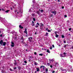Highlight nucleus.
<instances>
[{
    "mask_svg": "<svg viewBox=\"0 0 73 73\" xmlns=\"http://www.w3.org/2000/svg\"><path fill=\"white\" fill-rule=\"evenodd\" d=\"M29 41V42H31L32 41V40H33V37H30L28 38Z\"/></svg>",
    "mask_w": 73,
    "mask_h": 73,
    "instance_id": "f257e3e1",
    "label": "nucleus"
},
{
    "mask_svg": "<svg viewBox=\"0 0 73 73\" xmlns=\"http://www.w3.org/2000/svg\"><path fill=\"white\" fill-rule=\"evenodd\" d=\"M38 27H40V24L38 23H36V25L35 26V28H38Z\"/></svg>",
    "mask_w": 73,
    "mask_h": 73,
    "instance_id": "f03ea898",
    "label": "nucleus"
},
{
    "mask_svg": "<svg viewBox=\"0 0 73 73\" xmlns=\"http://www.w3.org/2000/svg\"><path fill=\"white\" fill-rule=\"evenodd\" d=\"M53 14H54V15H56L57 14V12L56 11H52L51 12Z\"/></svg>",
    "mask_w": 73,
    "mask_h": 73,
    "instance_id": "7ed1b4c3",
    "label": "nucleus"
},
{
    "mask_svg": "<svg viewBox=\"0 0 73 73\" xmlns=\"http://www.w3.org/2000/svg\"><path fill=\"white\" fill-rule=\"evenodd\" d=\"M27 28H26L25 29V31H24V33H26V34L27 35Z\"/></svg>",
    "mask_w": 73,
    "mask_h": 73,
    "instance_id": "20e7f679",
    "label": "nucleus"
},
{
    "mask_svg": "<svg viewBox=\"0 0 73 73\" xmlns=\"http://www.w3.org/2000/svg\"><path fill=\"white\" fill-rule=\"evenodd\" d=\"M3 40H1L0 41V44H1V46H3Z\"/></svg>",
    "mask_w": 73,
    "mask_h": 73,
    "instance_id": "39448f33",
    "label": "nucleus"
},
{
    "mask_svg": "<svg viewBox=\"0 0 73 73\" xmlns=\"http://www.w3.org/2000/svg\"><path fill=\"white\" fill-rule=\"evenodd\" d=\"M11 42V44H12V45H11V46L12 47H14V46H15V44H14V42Z\"/></svg>",
    "mask_w": 73,
    "mask_h": 73,
    "instance_id": "423d86ee",
    "label": "nucleus"
},
{
    "mask_svg": "<svg viewBox=\"0 0 73 73\" xmlns=\"http://www.w3.org/2000/svg\"><path fill=\"white\" fill-rule=\"evenodd\" d=\"M19 27L20 29H23L24 28V27L21 25H19Z\"/></svg>",
    "mask_w": 73,
    "mask_h": 73,
    "instance_id": "0eeeda50",
    "label": "nucleus"
},
{
    "mask_svg": "<svg viewBox=\"0 0 73 73\" xmlns=\"http://www.w3.org/2000/svg\"><path fill=\"white\" fill-rule=\"evenodd\" d=\"M36 14H38L39 15H40V11H37L36 12Z\"/></svg>",
    "mask_w": 73,
    "mask_h": 73,
    "instance_id": "6e6552de",
    "label": "nucleus"
},
{
    "mask_svg": "<svg viewBox=\"0 0 73 73\" xmlns=\"http://www.w3.org/2000/svg\"><path fill=\"white\" fill-rule=\"evenodd\" d=\"M3 46H5V45H6V42H3Z\"/></svg>",
    "mask_w": 73,
    "mask_h": 73,
    "instance_id": "1a4fd4ad",
    "label": "nucleus"
},
{
    "mask_svg": "<svg viewBox=\"0 0 73 73\" xmlns=\"http://www.w3.org/2000/svg\"><path fill=\"white\" fill-rule=\"evenodd\" d=\"M40 28H43V24H42L40 26Z\"/></svg>",
    "mask_w": 73,
    "mask_h": 73,
    "instance_id": "9d476101",
    "label": "nucleus"
},
{
    "mask_svg": "<svg viewBox=\"0 0 73 73\" xmlns=\"http://www.w3.org/2000/svg\"><path fill=\"white\" fill-rule=\"evenodd\" d=\"M37 72H39L40 71V69L38 68H36Z\"/></svg>",
    "mask_w": 73,
    "mask_h": 73,
    "instance_id": "9b49d317",
    "label": "nucleus"
},
{
    "mask_svg": "<svg viewBox=\"0 0 73 73\" xmlns=\"http://www.w3.org/2000/svg\"><path fill=\"white\" fill-rule=\"evenodd\" d=\"M18 68L19 70H21V67L20 66H19L18 67Z\"/></svg>",
    "mask_w": 73,
    "mask_h": 73,
    "instance_id": "f8f14e48",
    "label": "nucleus"
},
{
    "mask_svg": "<svg viewBox=\"0 0 73 73\" xmlns=\"http://www.w3.org/2000/svg\"><path fill=\"white\" fill-rule=\"evenodd\" d=\"M45 71H46V72H47L48 71V68H46V69H45Z\"/></svg>",
    "mask_w": 73,
    "mask_h": 73,
    "instance_id": "ddd939ff",
    "label": "nucleus"
},
{
    "mask_svg": "<svg viewBox=\"0 0 73 73\" xmlns=\"http://www.w3.org/2000/svg\"><path fill=\"white\" fill-rule=\"evenodd\" d=\"M55 37H56V38H57V37H58V35L56 34V35H55Z\"/></svg>",
    "mask_w": 73,
    "mask_h": 73,
    "instance_id": "4468645a",
    "label": "nucleus"
},
{
    "mask_svg": "<svg viewBox=\"0 0 73 73\" xmlns=\"http://www.w3.org/2000/svg\"><path fill=\"white\" fill-rule=\"evenodd\" d=\"M47 53H50V51L48 50H47Z\"/></svg>",
    "mask_w": 73,
    "mask_h": 73,
    "instance_id": "2eb2a0df",
    "label": "nucleus"
},
{
    "mask_svg": "<svg viewBox=\"0 0 73 73\" xmlns=\"http://www.w3.org/2000/svg\"><path fill=\"white\" fill-rule=\"evenodd\" d=\"M9 10H7L5 11V12H6V13H8V12H9Z\"/></svg>",
    "mask_w": 73,
    "mask_h": 73,
    "instance_id": "dca6fc26",
    "label": "nucleus"
},
{
    "mask_svg": "<svg viewBox=\"0 0 73 73\" xmlns=\"http://www.w3.org/2000/svg\"><path fill=\"white\" fill-rule=\"evenodd\" d=\"M60 56L61 57H64V56H63V54H60Z\"/></svg>",
    "mask_w": 73,
    "mask_h": 73,
    "instance_id": "f3484780",
    "label": "nucleus"
},
{
    "mask_svg": "<svg viewBox=\"0 0 73 73\" xmlns=\"http://www.w3.org/2000/svg\"><path fill=\"white\" fill-rule=\"evenodd\" d=\"M45 36H48V33H46Z\"/></svg>",
    "mask_w": 73,
    "mask_h": 73,
    "instance_id": "a211bd4d",
    "label": "nucleus"
},
{
    "mask_svg": "<svg viewBox=\"0 0 73 73\" xmlns=\"http://www.w3.org/2000/svg\"><path fill=\"white\" fill-rule=\"evenodd\" d=\"M14 64L15 65H17V62H14Z\"/></svg>",
    "mask_w": 73,
    "mask_h": 73,
    "instance_id": "6ab92c4d",
    "label": "nucleus"
},
{
    "mask_svg": "<svg viewBox=\"0 0 73 73\" xmlns=\"http://www.w3.org/2000/svg\"><path fill=\"white\" fill-rule=\"evenodd\" d=\"M40 12L41 13H43V12H44V10H43L42 9H41L40 11Z\"/></svg>",
    "mask_w": 73,
    "mask_h": 73,
    "instance_id": "aec40b11",
    "label": "nucleus"
},
{
    "mask_svg": "<svg viewBox=\"0 0 73 73\" xmlns=\"http://www.w3.org/2000/svg\"><path fill=\"white\" fill-rule=\"evenodd\" d=\"M34 65H36V66L37 65V62H35L34 63Z\"/></svg>",
    "mask_w": 73,
    "mask_h": 73,
    "instance_id": "412c9836",
    "label": "nucleus"
},
{
    "mask_svg": "<svg viewBox=\"0 0 73 73\" xmlns=\"http://www.w3.org/2000/svg\"><path fill=\"white\" fill-rule=\"evenodd\" d=\"M50 17H53V14H51L50 16Z\"/></svg>",
    "mask_w": 73,
    "mask_h": 73,
    "instance_id": "4be33fe9",
    "label": "nucleus"
},
{
    "mask_svg": "<svg viewBox=\"0 0 73 73\" xmlns=\"http://www.w3.org/2000/svg\"><path fill=\"white\" fill-rule=\"evenodd\" d=\"M54 33L55 34V35H57V32L56 31H55L54 32Z\"/></svg>",
    "mask_w": 73,
    "mask_h": 73,
    "instance_id": "5701e85b",
    "label": "nucleus"
},
{
    "mask_svg": "<svg viewBox=\"0 0 73 73\" xmlns=\"http://www.w3.org/2000/svg\"><path fill=\"white\" fill-rule=\"evenodd\" d=\"M35 13H33L32 14V16H33L34 17H35Z\"/></svg>",
    "mask_w": 73,
    "mask_h": 73,
    "instance_id": "b1692460",
    "label": "nucleus"
},
{
    "mask_svg": "<svg viewBox=\"0 0 73 73\" xmlns=\"http://www.w3.org/2000/svg\"><path fill=\"white\" fill-rule=\"evenodd\" d=\"M22 43V44H25V42L23 41V40H22L21 42Z\"/></svg>",
    "mask_w": 73,
    "mask_h": 73,
    "instance_id": "393cba45",
    "label": "nucleus"
},
{
    "mask_svg": "<svg viewBox=\"0 0 73 73\" xmlns=\"http://www.w3.org/2000/svg\"><path fill=\"white\" fill-rule=\"evenodd\" d=\"M33 20L34 21H36V19L35 18H33Z\"/></svg>",
    "mask_w": 73,
    "mask_h": 73,
    "instance_id": "a878e982",
    "label": "nucleus"
},
{
    "mask_svg": "<svg viewBox=\"0 0 73 73\" xmlns=\"http://www.w3.org/2000/svg\"><path fill=\"white\" fill-rule=\"evenodd\" d=\"M25 46H28V44H25Z\"/></svg>",
    "mask_w": 73,
    "mask_h": 73,
    "instance_id": "bb28decb",
    "label": "nucleus"
},
{
    "mask_svg": "<svg viewBox=\"0 0 73 73\" xmlns=\"http://www.w3.org/2000/svg\"><path fill=\"white\" fill-rule=\"evenodd\" d=\"M52 48H53V47H52L50 46V49H51V50H52Z\"/></svg>",
    "mask_w": 73,
    "mask_h": 73,
    "instance_id": "cd10ccee",
    "label": "nucleus"
},
{
    "mask_svg": "<svg viewBox=\"0 0 73 73\" xmlns=\"http://www.w3.org/2000/svg\"><path fill=\"white\" fill-rule=\"evenodd\" d=\"M44 69H45V66H43V70H44Z\"/></svg>",
    "mask_w": 73,
    "mask_h": 73,
    "instance_id": "c85d7f7f",
    "label": "nucleus"
},
{
    "mask_svg": "<svg viewBox=\"0 0 73 73\" xmlns=\"http://www.w3.org/2000/svg\"><path fill=\"white\" fill-rule=\"evenodd\" d=\"M24 62L25 63V64H27V61L26 60H25L24 61Z\"/></svg>",
    "mask_w": 73,
    "mask_h": 73,
    "instance_id": "c756f323",
    "label": "nucleus"
},
{
    "mask_svg": "<svg viewBox=\"0 0 73 73\" xmlns=\"http://www.w3.org/2000/svg\"><path fill=\"white\" fill-rule=\"evenodd\" d=\"M48 32H51V31L50 30H48Z\"/></svg>",
    "mask_w": 73,
    "mask_h": 73,
    "instance_id": "7c9ffc66",
    "label": "nucleus"
},
{
    "mask_svg": "<svg viewBox=\"0 0 73 73\" xmlns=\"http://www.w3.org/2000/svg\"><path fill=\"white\" fill-rule=\"evenodd\" d=\"M62 38H64V35H62Z\"/></svg>",
    "mask_w": 73,
    "mask_h": 73,
    "instance_id": "2f4dec72",
    "label": "nucleus"
},
{
    "mask_svg": "<svg viewBox=\"0 0 73 73\" xmlns=\"http://www.w3.org/2000/svg\"><path fill=\"white\" fill-rule=\"evenodd\" d=\"M66 44H64V46H63V47H64V48H66Z\"/></svg>",
    "mask_w": 73,
    "mask_h": 73,
    "instance_id": "473e14b6",
    "label": "nucleus"
},
{
    "mask_svg": "<svg viewBox=\"0 0 73 73\" xmlns=\"http://www.w3.org/2000/svg\"><path fill=\"white\" fill-rule=\"evenodd\" d=\"M39 55L40 56H42V54H39Z\"/></svg>",
    "mask_w": 73,
    "mask_h": 73,
    "instance_id": "72a5a7b5",
    "label": "nucleus"
},
{
    "mask_svg": "<svg viewBox=\"0 0 73 73\" xmlns=\"http://www.w3.org/2000/svg\"><path fill=\"white\" fill-rule=\"evenodd\" d=\"M71 30H72V28H70L69 29V31H71Z\"/></svg>",
    "mask_w": 73,
    "mask_h": 73,
    "instance_id": "f704fd0d",
    "label": "nucleus"
},
{
    "mask_svg": "<svg viewBox=\"0 0 73 73\" xmlns=\"http://www.w3.org/2000/svg\"><path fill=\"white\" fill-rule=\"evenodd\" d=\"M44 66H41L40 67V68H42V67H43Z\"/></svg>",
    "mask_w": 73,
    "mask_h": 73,
    "instance_id": "c9c22d12",
    "label": "nucleus"
},
{
    "mask_svg": "<svg viewBox=\"0 0 73 73\" xmlns=\"http://www.w3.org/2000/svg\"><path fill=\"white\" fill-rule=\"evenodd\" d=\"M17 68H16V67H14V70H15V69H16Z\"/></svg>",
    "mask_w": 73,
    "mask_h": 73,
    "instance_id": "e433bc0d",
    "label": "nucleus"
},
{
    "mask_svg": "<svg viewBox=\"0 0 73 73\" xmlns=\"http://www.w3.org/2000/svg\"><path fill=\"white\" fill-rule=\"evenodd\" d=\"M50 68H53V66H52V65H50Z\"/></svg>",
    "mask_w": 73,
    "mask_h": 73,
    "instance_id": "4c0bfd02",
    "label": "nucleus"
},
{
    "mask_svg": "<svg viewBox=\"0 0 73 73\" xmlns=\"http://www.w3.org/2000/svg\"><path fill=\"white\" fill-rule=\"evenodd\" d=\"M46 30L48 31V28H46Z\"/></svg>",
    "mask_w": 73,
    "mask_h": 73,
    "instance_id": "58836bf2",
    "label": "nucleus"
},
{
    "mask_svg": "<svg viewBox=\"0 0 73 73\" xmlns=\"http://www.w3.org/2000/svg\"><path fill=\"white\" fill-rule=\"evenodd\" d=\"M36 54H37V53H36V52H34V54H35V55H36Z\"/></svg>",
    "mask_w": 73,
    "mask_h": 73,
    "instance_id": "ea45409f",
    "label": "nucleus"
},
{
    "mask_svg": "<svg viewBox=\"0 0 73 73\" xmlns=\"http://www.w3.org/2000/svg\"><path fill=\"white\" fill-rule=\"evenodd\" d=\"M62 9H64V6H62Z\"/></svg>",
    "mask_w": 73,
    "mask_h": 73,
    "instance_id": "a19ab883",
    "label": "nucleus"
},
{
    "mask_svg": "<svg viewBox=\"0 0 73 73\" xmlns=\"http://www.w3.org/2000/svg\"><path fill=\"white\" fill-rule=\"evenodd\" d=\"M64 17H67V15H64Z\"/></svg>",
    "mask_w": 73,
    "mask_h": 73,
    "instance_id": "79ce46f5",
    "label": "nucleus"
},
{
    "mask_svg": "<svg viewBox=\"0 0 73 73\" xmlns=\"http://www.w3.org/2000/svg\"><path fill=\"white\" fill-rule=\"evenodd\" d=\"M55 72V71H54H54H53L52 72V73H54Z\"/></svg>",
    "mask_w": 73,
    "mask_h": 73,
    "instance_id": "37998d69",
    "label": "nucleus"
},
{
    "mask_svg": "<svg viewBox=\"0 0 73 73\" xmlns=\"http://www.w3.org/2000/svg\"><path fill=\"white\" fill-rule=\"evenodd\" d=\"M63 54L64 55H65V54H66V53H65V52H64L63 53Z\"/></svg>",
    "mask_w": 73,
    "mask_h": 73,
    "instance_id": "c03bdc74",
    "label": "nucleus"
},
{
    "mask_svg": "<svg viewBox=\"0 0 73 73\" xmlns=\"http://www.w3.org/2000/svg\"><path fill=\"white\" fill-rule=\"evenodd\" d=\"M0 36L1 37H2L3 36V35L2 34L0 35Z\"/></svg>",
    "mask_w": 73,
    "mask_h": 73,
    "instance_id": "a18cd8bd",
    "label": "nucleus"
},
{
    "mask_svg": "<svg viewBox=\"0 0 73 73\" xmlns=\"http://www.w3.org/2000/svg\"><path fill=\"white\" fill-rule=\"evenodd\" d=\"M9 69H10V70H11V71H12V69L10 68Z\"/></svg>",
    "mask_w": 73,
    "mask_h": 73,
    "instance_id": "49530a36",
    "label": "nucleus"
},
{
    "mask_svg": "<svg viewBox=\"0 0 73 73\" xmlns=\"http://www.w3.org/2000/svg\"><path fill=\"white\" fill-rule=\"evenodd\" d=\"M30 58H33V57L32 56H31Z\"/></svg>",
    "mask_w": 73,
    "mask_h": 73,
    "instance_id": "de8ad7c7",
    "label": "nucleus"
},
{
    "mask_svg": "<svg viewBox=\"0 0 73 73\" xmlns=\"http://www.w3.org/2000/svg\"><path fill=\"white\" fill-rule=\"evenodd\" d=\"M64 43L65 44L66 43V41H64Z\"/></svg>",
    "mask_w": 73,
    "mask_h": 73,
    "instance_id": "09e8293b",
    "label": "nucleus"
},
{
    "mask_svg": "<svg viewBox=\"0 0 73 73\" xmlns=\"http://www.w3.org/2000/svg\"><path fill=\"white\" fill-rule=\"evenodd\" d=\"M52 46H53V48H54V44L52 45Z\"/></svg>",
    "mask_w": 73,
    "mask_h": 73,
    "instance_id": "8fccbe9b",
    "label": "nucleus"
},
{
    "mask_svg": "<svg viewBox=\"0 0 73 73\" xmlns=\"http://www.w3.org/2000/svg\"><path fill=\"white\" fill-rule=\"evenodd\" d=\"M32 24H35V23H34V22L33 21H32Z\"/></svg>",
    "mask_w": 73,
    "mask_h": 73,
    "instance_id": "3c124183",
    "label": "nucleus"
},
{
    "mask_svg": "<svg viewBox=\"0 0 73 73\" xmlns=\"http://www.w3.org/2000/svg\"><path fill=\"white\" fill-rule=\"evenodd\" d=\"M2 11H4V9H2Z\"/></svg>",
    "mask_w": 73,
    "mask_h": 73,
    "instance_id": "603ef678",
    "label": "nucleus"
},
{
    "mask_svg": "<svg viewBox=\"0 0 73 73\" xmlns=\"http://www.w3.org/2000/svg\"><path fill=\"white\" fill-rule=\"evenodd\" d=\"M51 61H52V62H53V59H52V60H51Z\"/></svg>",
    "mask_w": 73,
    "mask_h": 73,
    "instance_id": "864d4df0",
    "label": "nucleus"
},
{
    "mask_svg": "<svg viewBox=\"0 0 73 73\" xmlns=\"http://www.w3.org/2000/svg\"><path fill=\"white\" fill-rule=\"evenodd\" d=\"M47 64L48 65H50V64L48 63Z\"/></svg>",
    "mask_w": 73,
    "mask_h": 73,
    "instance_id": "5fc2aeb1",
    "label": "nucleus"
},
{
    "mask_svg": "<svg viewBox=\"0 0 73 73\" xmlns=\"http://www.w3.org/2000/svg\"><path fill=\"white\" fill-rule=\"evenodd\" d=\"M67 22H68V23H69V20H68L67 21Z\"/></svg>",
    "mask_w": 73,
    "mask_h": 73,
    "instance_id": "6e6d98bb",
    "label": "nucleus"
},
{
    "mask_svg": "<svg viewBox=\"0 0 73 73\" xmlns=\"http://www.w3.org/2000/svg\"><path fill=\"white\" fill-rule=\"evenodd\" d=\"M21 40H23V37L21 38Z\"/></svg>",
    "mask_w": 73,
    "mask_h": 73,
    "instance_id": "4d7b16f0",
    "label": "nucleus"
},
{
    "mask_svg": "<svg viewBox=\"0 0 73 73\" xmlns=\"http://www.w3.org/2000/svg\"><path fill=\"white\" fill-rule=\"evenodd\" d=\"M35 35H37V33L36 32L35 33Z\"/></svg>",
    "mask_w": 73,
    "mask_h": 73,
    "instance_id": "13d9d810",
    "label": "nucleus"
},
{
    "mask_svg": "<svg viewBox=\"0 0 73 73\" xmlns=\"http://www.w3.org/2000/svg\"><path fill=\"white\" fill-rule=\"evenodd\" d=\"M15 38L16 40V39H17V37H15Z\"/></svg>",
    "mask_w": 73,
    "mask_h": 73,
    "instance_id": "bf43d9fd",
    "label": "nucleus"
},
{
    "mask_svg": "<svg viewBox=\"0 0 73 73\" xmlns=\"http://www.w3.org/2000/svg\"><path fill=\"white\" fill-rule=\"evenodd\" d=\"M72 49H73V46H72L71 47Z\"/></svg>",
    "mask_w": 73,
    "mask_h": 73,
    "instance_id": "052dcab7",
    "label": "nucleus"
},
{
    "mask_svg": "<svg viewBox=\"0 0 73 73\" xmlns=\"http://www.w3.org/2000/svg\"><path fill=\"white\" fill-rule=\"evenodd\" d=\"M35 25V24L32 25V26H34Z\"/></svg>",
    "mask_w": 73,
    "mask_h": 73,
    "instance_id": "680f3d73",
    "label": "nucleus"
},
{
    "mask_svg": "<svg viewBox=\"0 0 73 73\" xmlns=\"http://www.w3.org/2000/svg\"><path fill=\"white\" fill-rule=\"evenodd\" d=\"M11 10H13V9H12V7H11Z\"/></svg>",
    "mask_w": 73,
    "mask_h": 73,
    "instance_id": "e2e57ef3",
    "label": "nucleus"
},
{
    "mask_svg": "<svg viewBox=\"0 0 73 73\" xmlns=\"http://www.w3.org/2000/svg\"><path fill=\"white\" fill-rule=\"evenodd\" d=\"M44 50H46V49H44Z\"/></svg>",
    "mask_w": 73,
    "mask_h": 73,
    "instance_id": "0e129e2a",
    "label": "nucleus"
},
{
    "mask_svg": "<svg viewBox=\"0 0 73 73\" xmlns=\"http://www.w3.org/2000/svg\"><path fill=\"white\" fill-rule=\"evenodd\" d=\"M15 62H16V61L15 60Z\"/></svg>",
    "mask_w": 73,
    "mask_h": 73,
    "instance_id": "69168bd1",
    "label": "nucleus"
},
{
    "mask_svg": "<svg viewBox=\"0 0 73 73\" xmlns=\"http://www.w3.org/2000/svg\"><path fill=\"white\" fill-rule=\"evenodd\" d=\"M58 2H59L60 1V0H58Z\"/></svg>",
    "mask_w": 73,
    "mask_h": 73,
    "instance_id": "338daca9",
    "label": "nucleus"
},
{
    "mask_svg": "<svg viewBox=\"0 0 73 73\" xmlns=\"http://www.w3.org/2000/svg\"><path fill=\"white\" fill-rule=\"evenodd\" d=\"M17 12V11L16 10L15 11V12Z\"/></svg>",
    "mask_w": 73,
    "mask_h": 73,
    "instance_id": "774afa93",
    "label": "nucleus"
}]
</instances>
